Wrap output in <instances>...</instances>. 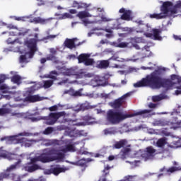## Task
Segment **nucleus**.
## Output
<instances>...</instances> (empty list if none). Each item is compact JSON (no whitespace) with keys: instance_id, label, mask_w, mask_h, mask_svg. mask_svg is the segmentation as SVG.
I'll list each match as a JSON object with an SVG mask.
<instances>
[{"instance_id":"58","label":"nucleus","mask_w":181,"mask_h":181,"mask_svg":"<svg viewBox=\"0 0 181 181\" xmlns=\"http://www.w3.org/2000/svg\"><path fill=\"white\" fill-rule=\"evenodd\" d=\"M73 111L74 112H80L83 111L81 109V105L80 103L77 104L75 107H73Z\"/></svg>"},{"instance_id":"13","label":"nucleus","mask_w":181,"mask_h":181,"mask_svg":"<svg viewBox=\"0 0 181 181\" xmlns=\"http://www.w3.org/2000/svg\"><path fill=\"white\" fill-rule=\"evenodd\" d=\"M69 170V168L67 167H62L60 165H52L50 169H47L44 170L45 175H54V176H58L59 173H63Z\"/></svg>"},{"instance_id":"50","label":"nucleus","mask_w":181,"mask_h":181,"mask_svg":"<svg viewBox=\"0 0 181 181\" xmlns=\"http://www.w3.org/2000/svg\"><path fill=\"white\" fill-rule=\"evenodd\" d=\"M87 162H91V159L88 158V159H81V160H79L76 163V165H78V166H86V163H87Z\"/></svg>"},{"instance_id":"33","label":"nucleus","mask_w":181,"mask_h":181,"mask_svg":"<svg viewBox=\"0 0 181 181\" xmlns=\"http://www.w3.org/2000/svg\"><path fill=\"white\" fill-rule=\"evenodd\" d=\"M169 97L166 95L165 94L161 93L158 95H154L152 97V101L153 103H158V101H162V100H168Z\"/></svg>"},{"instance_id":"26","label":"nucleus","mask_w":181,"mask_h":181,"mask_svg":"<svg viewBox=\"0 0 181 181\" xmlns=\"http://www.w3.org/2000/svg\"><path fill=\"white\" fill-rule=\"evenodd\" d=\"M47 98L40 96V95H28L25 98L26 101L30 103H37V101H43L46 100Z\"/></svg>"},{"instance_id":"34","label":"nucleus","mask_w":181,"mask_h":181,"mask_svg":"<svg viewBox=\"0 0 181 181\" xmlns=\"http://www.w3.org/2000/svg\"><path fill=\"white\" fill-rule=\"evenodd\" d=\"M103 12H104V8H93L92 10V17L97 19L98 16H101L100 13H103Z\"/></svg>"},{"instance_id":"20","label":"nucleus","mask_w":181,"mask_h":181,"mask_svg":"<svg viewBox=\"0 0 181 181\" xmlns=\"http://www.w3.org/2000/svg\"><path fill=\"white\" fill-rule=\"evenodd\" d=\"M9 29H14L13 31L9 33L10 36H25L29 33V30L26 28H20L18 29L16 27L10 25L8 26Z\"/></svg>"},{"instance_id":"25","label":"nucleus","mask_w":181,"mask_h":181,"mask_svg":"<svg viewBox=\"0 0 181 181\" xmlns=\"http://www.w3.org/2000/svg\"><path fill=\"white\" fill-rule=\"evenodd\" d=\"M81 119L83 121V127L85 125H93V124H95L97 122H95V118L90 115L82 117Z\"/></svg>"},{"instance_id":"39","label":"nucleus","mask_w":181,"mask_h":181,"mask_svg":"<svg viewBox=\"0 0 181 181\" xmlns=\"http://www.w3.org/2000/svg\"><path fill=\"white\" fill-rule=\"evenodd\" d=\"M8 52H21V53H24L25 54V52H26V50H24V51H21V48L19 47H10V48H4V53H8Z\"/></svg>"},{"instance_id":"63","label":"nucleus","mask_w":181,"mask_h":181,"mask_svg":"<svg viewBox=\"0 0 181 181\" xmlns=\"http://www.w3.org/2000/svg\"><path fill=\"white\" fill-rule=\"evenodd\" d=\"M57 129H58V131H63L64 129H67V127L64 125H59L57 127Z\"/></svg>"},{"instance_id":"3","label":"nucleus","mask_w":181,"mask_h":181,"mask_svg":"<svg viewBox=\"0 0 181 181\" xmlns=\"http://www.w3.org/2000/svg\"><path fill=\"white\" fill-rule=\"evenodd\" d=\"M137 115H141L144 118L147 117H151V115H155V113L152 112L151 110H143L135 112L134 114H128L122 111H115L110 110L107 112V119L110 124L115 125L119 124L121 121L127 119V118H131L132 117H136Z\"/></svg>"},{"instance_id":"40","label":"nucleus","mask_w":181,"mask_h":181,"mask_svg":"<svg viewBox=\"0 0 181 181\" xmlns=\"http://www.w3.org/2000/svg\"><path fill=\"white\" fill-rule=\"evenodd\" d=\"M168 146L172 149H177V148H181V139L177 141H173Z\"/></svg>"},{"instance_id":"11","label":"nucleus","mask_w":181,"mask_h":181,"mask_svg":"<svg viewBox=\"0 0 181 181\" xmlns=\"http://www.w3.org/2000/svg\"><path fill=\"white\" fill-rule=\"evenodd\" d=\"M154 127H170V129H179L181 128V120H178L177 117H175L171 121L168 120H156L153 122Z\"/></svg>"},{"instance_id":"54","label":"nucleus","mask_w":181,"mask_h":181,"mask_svg":"<svg viewBox=\"0 0 181 181\" xmlns=\"http://www.w3.org/2000/svg\"><path fill=\"white\" fill-rule=\"evenodd\" d=\"M90 4H87L86 3L79 2L78 4V9H86V8H88Z\"/></svg>"},{"instance_id":"9","label":"nucleus","mask_w":181,"mask_h":181,"mask_svg":"<svg viewBox=\"0 0 181 181\" xmlns=\"http://www.w3.org/2000/svg\"><path fill=\"white\" fill-rule=\"evenodd\" d=\"M66 115V112H53L50 113L48 117H35L32 115H28V119L31 121V122H37V121H40V119H45V124L47 125H54L55 122H57V119L60 118L61 117H63Z\"/></svg>"},{"instance_id":"18","label":"nucleus","mask_w":181,"mask_h":181,"mask_svg":"<svg viewBox=\"0 0 181 181\" xmlns=\"http://www.w3.org/2000/svg\"><path fill=\"white\" fill-rule=\"evenodd\" d=\"M91 57V54H81L78 57V63H83L85 66H93L95 62Z\"/></svg>"},{"instance_id":"37","label":"nucleus","mask_w":181,"mask_h":181,"mask_svg":"<svg viewBox=\"0 0 181 181\" xmlns=\"http://www.w3.org/2000/svg\"><path fill=\"white\" fill-rule=\"evenodd\" d=\"M80 104L82 111H87V110L95 108V106H91V105H90V103H88V101H86L85 103Z\"/></svg>"},{"instance_id":"59","label":"nucleus","mask_w":181,"mask_h":181,"mask_svg":"<svg viewBox=\"0 0 181 181\" xmlns=\"http://www.w3.org/2000/svg\"><path fill=\"white\" fill-rule=\"evenodd\" d=\"M59 107H64V105H61L60 104L55 105L49 107V111H57Z\"/></svg>"},{"instance_id":"38","label":"nucleus","mask_w":181,"mask_h":181,"mask_svg":"<svg viewBox=\"0 0 181 181\" xmlns=\"http://www.w3.org/2000/svg\"><path fill=\"white\" fill-rule=\"evenodd\" d=\"M166 144H168V139L163 137V138L159 139L157 141L156 146H158V148H163V146H165Z\"/></svg>"},{"instance_id":"36","label":"nucleus","mask_w":181,"mask_h":181,"mask_svg":"<svg viewBox=\"0 0 181 181\" xmlns=\"http://www.w3.org/2000/svg\"><path fill=\"white\" fill-rule=\"evenodd\" d=\"M110 66V61L108 60H102L99 61L98 64H97L96 67L98 69H107Z\"/></svg>"},{"instance_id":"42","label":"nucleus","mask_w":181,"mask_h":181,"mask_svg":"<svg viewBox=\"0 0 181 181\" xmlns=\"http://www.w3.org/2000/svg\"><path fill=\"white\" fill-rule=\"evenodd\" d=\"M131 43H145V39L142 37H134L131 38Z\"/></svg>"},{"instance_id":"27","label":"nucleus","mask_w":181,"mask_h":181,"mask_svg":"<svg viewBox=\"0 0 181 181\" xmlns=\"http://www.w3.org/2000/svg\"><path fill=\"white\" fill-rule=\"evenodd\" d=\"M77 18H79V19L82 20V25H84L83 23V21H86V19L88 18H93V15L91 13H90V12H88V11H79L77 14H76Z\"/></svg>"},{"instance_id":"30","label":"nucleus","mask_w":181,"mask_h":181,"mask_svg":"<svg viewBox=\"0 0 181 181\" xmlns=\"http://www.w3.org/2000/svg\"><path fill=\"white\" fill-rule=\"evenodd\" d=\"M11 155L15 154L8 153V151L4 149V147L0 148V159L3 158L4 159H8V160H12Z\"/></svg>"},{"instance_id":"10","label":"nucleus","mask_w":181,"mask_h":181,"mask_svg":"<svg viewBox=\"0 0 181 181\" xmlns=\"http://www.w3.org/2000/svg\"><path fill=\"white\" fill-rule=\"evenodd\" d=\"M11 156L12 160H17V162L7 168L5 173L0 174V181H3L4 179H9L11 173L14 172V170L21 168V163H22V160H23V158H25V154H13Z\"/></svg>"},{"instance_id":"22","label":"nucleus","mask_w":181,"mask_h":181,"mask_svg":"<svg viewBox=\"0 0 181 181\" xmlns=\"http://www.w3.org/2000/svg\"><path fill=\"white\" fill-rule=\"evenodd\" d=\"M179 170H181V167L173 166L168 169H166V168L163 167V168L160 169V172H163V173L159 174L158 175V178L160 179L163 175H172V173H175V172H179Z\"/></svg>"},{"instance_id":"6","label":"nucleus","mask_w":181,"mask_h":181,"mask_svg":"<svg viewBox=\"0 0 181 181\" xmlns=\"http://www.w3.org/2000/svg\"><path fill=\"white\" fill-rule=\"evenodd\" d=\"M20 136H30V133L28 132H23L21 133H18L16 135L13 136H6L1 139V141H6V143L8 145L16 144H21V146H25V148H30L33 145V144H36V141L35 140H28L25 137Z\"/></svg>"},{"instance_id":"4","label":"nucleus","mask_w":181,"mask_h":181,"mask_svg":"<svg viewBox=\"0 0 181 181\" xmlns=\"http://www.w3.org/2000/svg\"><path fill=\"white\" fill-rule=\"evenodd\" d=\"M181 1L176 2V4L173 6L172 1L163 2V5L160 6L161 13L150 14L149 17L151 19H163L165 18H176L177 13H180L181 11Z\"/></svg>"},{"instance_id":"23","label":"nucleus","mask_w":181,"mask_h":181,"mask_svg":"<svg viewBox=\"0 0 181 181\" xmlns=\"http://www.w3.org/2000/svg\"><path fill=\"white\" fill-rule=\"evenodd\" d=\"M119 13H123L121 16V18L117 19V21H121L122 19L123 21H132V11L131 10H127L124 8H122L119 11Z\"/></svg>"},{"instance_id":"2","label":"nucleus","mask_w":181,"mask_h":181,"mask_svg":"<svg viewBox=\"0 0 181 181\" xmlns=\"http://www.w3.org/2000/svg\"><path fill=\"white\" fill-rule=\"evenodd\" d=\"M181 81V78L177 75H172L170 79H163L160 76V71L159 70L155 71L151 74L146 76V78H143L141 81L134 83V87L138 88V87H146L149 86L153 89L160 88L163 87L166 90H175V95L181 94V86H178Z\"/></svg>"},{"instance_id":"47","label":"nucleus","mask_w":181,"mask_h":181,"mask_svg":"<svg viewBox=\"0 0 181 181\" xmlns=\"http://www.w3.org/2000/svg\"><path fill=\"white\" fill-rule=\"evenodd\" d=\"M47 60L53 62L54 63H59V59L53 54H49L47 56Z\"/></svg>"},{"instance_id":"7","label":"nucleus","mask_w":181,"mask_h":181,"mask_svg":"<svg viewBox=\"0 0 181 181\" xmlns=\"http://www.w3.org/2000/svg\"><path fill=\"white\" fill-rule=\"evenodd\" d=\"M35 38L30 39L25 42V46L28 49L25 50V54L20 57V63H29V59H32L35 54V52L37 50V42H43L44 40H40L37 39L38 34H35Z\"/></svg>"},{"instance_id":"57","label":"nucleus","mask_w":181,"mask_h":181,"mask_svg":"<svg viewBox=\"0 0 181 181\" xmlns=\"http://www.w3.org/2000/svg\"><path fill=\"white\" fill-rule=\"evenodd\" d=\"M159 135H164V136H170V132L166 131V129H158Z\"/></svg>"},{"instance_id":"17","label":"nucleus","mask_w":181,"mask_h":181,"mask_svg":"<svg viewBox=\"0 0 181 181\" xmlns=\"http://www.w3.org/2000/svg\"><path fill=\"white\" fill-rule=\"evenodd\" d=\"M8 78H9V76L8 75H0V91H1V93H12L11 90H15V88H16V86L10 88L6 84H2V83H5V80H8Z\"/></svg>"},{"instance_id":"19","label":"nucleus","mask_w":181,"mask_h":181,"mask_svg":"<svg viewBox=\"0 0 181 181\" xmlns=\"http://www.w3.org/2000/svg\"><path fill=\"white\" fill-rule=\"evenodd\" d=\"M61 73L63 76L71 77V76H76V78H81L83 74H78V72L74 68L68 69L66 66L61 68Z\"/></svg>"},{"instance_id":"5","label":"nucleus","mask_w":181,"mask_h":181,"mask_svg":"<svg viewBox=\"0 0 181 181\" xmlns=\"http://www.w3.org/2000/svg\"><path fill=\"white\" fill-rule=\"evenodd\" d=\"M156 153H158V152H156V150L152 146L147 147L144 151H142L141 150H139V151H131V148L127 147L123 148L120 151L119 155L121 159H125L127 156H129V158H141L144 160L146 161L153 159Z\"/></svg>"},{"instance_id":"15","label":"nucleus","mask_w":181,"mask_h":181,"mask_svg":"<svg viewBox=\"0 0 181 181\" xmlns=\"http://www.w3.org/2000/svg\"><path fill=\"white\" fill-rule=\"evenodd\" d=\"M129 95H131V93H127L118 99L115 100L113 102L109 103V105H110L112 108H120L122 104H125V101H127V98H128Z\"/></svg>"},{"instance_id":"55","label":"nucleus","mask_w":181,"mask_h":181,"mask_svg":"<svg viewBox=\"0 0 181 181\" xmlns=\"http://www.w3.org/2000/svg\"><path fill=\"white\" fill-rule=\"evenodd\" d=\"M53 131H54L53 127H47L43 131L42 134H44V135H50Z\"/></svg>"},{"instance_id":"49","label":"nucleus","mask_w":181,"mask_h":181,"mask_svg":"<svg viewBox=\"0 0 181 181\" xmlns=\"http://www.w3.org/2000/svg\"><path fill=\"white\" fill-rule=\"evenodd\" d=\"M11 117H15V118H23V117H24V114L22 112H20L18 110H16L13 112L11 113Z\"/></svg>"},{"instance_id":"53","label":"nucleus","mask_w":181,"mask_h":181,"mask_svg":"<svg viewBox=\"0 0 181 181\" xmlns=\"http://www.w3.org/2000/svg\"><path fill=\"white\" fill-rule=\"evenodd\" d=\"M59 36L58 35H47V37H43L41 40H53V39H56L57 37Z\"/></svg>"},{"instance_id":"41","label":"nucleus","mask_w":181,"mask_h":181,"mask_svg":"<svg viewBox=\"0 0 181 181\" xmlns=\"http://www.w3.org/2000/svg\"><path fill=\"white\" fill-rule=\"evenodd\" d=\"M96 30H103V29L101 28H95L92 29L90 30V32H89L88 33V37H91V36H93V35H97V36H101V35H103V33H97V32H95Z\"/></svg>"},{"instance_id":"62","label":"nucleus","mask_w":181,"mask_h":181,"mask_svg":"<svg viewBox=\"0 0 181 181\" xmlns=\"http://www.w3.org/2000/svg\"><path fill=\"white\" fill-rule=\"evenodd\" d=\"M79 155H87V153H88V152L86 150H84V148H81V149L78 151Z\"/></svg>"},{"instance_id":"51","label":"nucleus","mask_w":181,"mask_h":181,"mask_svg":"<svg viewBox=\"0 0 181 181\" xmlns=\"http://www.w3.org/2000/svg\"><path fill=\"white\" fill-rule=\"evenodd\" d=\"M147 134H150V135H159V129H148Z\"/></svg>"},{"instance_id":"46","label":"nucleus","mask_w":181,"mask_h":181,"mask_svg":"<svg viewBox=\"0 0 181 181\" xmlns=\"http://www.w3.org/2000/svg\"><path fill=\"white\" fill-rule=\"evenodd\" d=\"M8 45H15V43H18V45H22L23 41L19 40V38L12 40V38H8L6 40Z\"/></svg>"},{"instance_id":"48","label":"nucleus","mask_w":181,"mask_h":181,"mask_svg":"<svg viewBox=\"0 0 181 181\" xmlns=\"http://www.w3.org/2000/svg\"><path fill=\"white\" fill-rule=\"evenodd\" d=\"M108 60L109 62L110 60H114L115 62H119L121 63L128 62V60H126L125 59H123V58H119V57H117V56H112Z\"/></svg>"},{"instance_id":"28","label":"nucleus","mask_w":181,"mask_h":181,"mask_svg":"<svg viewBox=\"0 0 181 181\" xmlns=\"http://www.w3.org/2000/svg\"><path fill=\"white\" fill-rule=\"evenodd\" d=\"M90 86L93 87H98L100 86H104L105 85L104 82H103V78L98 76L90 81Z\"/></svg>"},{"instance_id":"29","label":"nucleus","mask_w":181,"mask_h":181,"mask_svg":"<svg viewBox=\"0 0 181 181\" xmlns=\"http://www.w3.org/2000/svg\"><path fill=\"white\" fill-rule=\"evenodd\" d=\"M52 19H53V18H42L41 17H35L31 22L36 24L40 23V25H46V23L52 21Z\"/></svg>"},{"instance_id":"24","label":"nucleus","mask_w":181,"mask_h":181,"mask_svg":"<svg viewBox=\"0 0 181 181\" xmlns=\"http://www.w3.org/2000/svg\"><path fill=\"white\" fill-rule=\"evenodd\" d=\"M64 45H65L66 47L71 50L73 49H76L77 46H80L81 43L79 42L77 44V39L76 38H74V39L66 38L64 42Z\"/></svg>"},{"instance_id":"61","label":"nucleus","mask_w":181,"mask_h":181,"mask_svg":"<svg viewBox=\"0 0 181 181\" xmlns=\"http://www.w3.org/2000/svg\"><path fill=\"white\" fill-rule=\"evenodd\" d=\"M139 160H134L133 162L126 161L127 163H130L132 166H138V163H139Z\"/></svg>"},{"instance_id":"44","label":"nucleus","mask_w":181,"mask_h":181,"mask_svg":"<svg viewBox=\"0 0 181 181\" xmlns=\"http://www.w3.org/2000/svg\"><path fill=\"white\" fill-rule=\"evenodd\" d=\"M84 94H83V88H81L78 90H74V89H72V97H83Z\"/></svg>"},{"instance_id":"16","label":"nucleus","mask_w":181,"mask_h":181,"mask_svg":"<svg viewBox=\"0 0 181 181\" xmlns=\"http://www.w3.org/2000/svg\"><path fill=\"white\" fill-rule=\"evenodd\" d=\"M69 114L66 113L65 116H64L63 119L60 121L61 124H66V122H68L69 125H73L75 127H83L84 125V123L81 121V119H71L67 118L69 117Z\"/></svg>"},{"instance_id":"52","label":"nucleus","mask_w":181,"mask_h":181,"mask_svg":"<svg viewBox=\"0 0 181 181\" xmlns=\"http://www.w3.org/2000/svg\"><path fill=\"white\" fill-rule=\"evenodd\" d=\"M6 114H11V109L8 108H0V115H6Z\"/></svg>"},{"instance_id":"14","label":"nucleus","mask_w":181,"mask_h":181,"mask_svg":"<svg viewBox=\"0 0 181 181\" xmlns=\"http://www.w3.org/2000/svg\"><path fill=\"white\" fill-rule=\"evenodd\" d=\"M100 19L95 18L93 21H89L88 19L83 20V24L84 26H88V25H91V23H98L101 25L103 22H111L112 18H110L108 16L102 14L100 16Z\"/></svg>"},{"instance_id":"35","label":"nucleus","mask_w":181,"mask_h":181,"mask_svg":"<svg viewBox=\"0 0 181 181\" xmlns=\"http://www.w3.org/2000/svg\"><path fill=\"white\" fill-rule=\"evenodd\" d=\"M55 16H58V19L61 21L63 19H73V18H74V16H71V14L69 13H64L62 14L56 13Z\"/></svg>"},{"instance_id":"31","label":"nucleus","mask_w":181,"mask_h":181,"mask_svg":"<svg viewBox=\"0 0 181 181\" xmlns=\"http://www.w3.org/2000/svg\"><path fill=\"white\" fill-rule=\"evenodd\" d=\"M127 144H128V141H127V139H122L119 141L115 142L113 145V148L121 149V148H124V146H126Z\"/></svg>"},{"instance_id":"8","label":"nucleus","mask_w":181,"mask_h":181,"mask_svg":"<svg viewBox=\"0 0 181 181\" xmlns=\"http://www.w3.org/2000/svg\"><path fill=\"white\" fill-rule=\"evenodd\" d=\"M141 30H136V33H144L146 37H149L153 39V40H162V37L160 33H162L161 29H156L149 26L148 24H144V21H136Z\"/></svg>"},{"instance_id":"60","label":"nucleus","mask_w":181,"mask_h":181,"mask_svg":"<svg viewBox=\"0 0 181 181\" xmlns=\"http://www.w3.org/2000/svg\"><path fill=\"white\" fill-rule=\"evenodd\" d=\"M27 19H29V17L28 16L15 17L16 21H18L21 22H25Z\"/></svg>"},{"instance_id":"43","label":"nucleus","mask_w":181,"mask_h":181,"mask_svg":"<svg viewBox=\"0 0 181 181\" xmlns=\"http://www.w3.org/2000/svg\"><path fill=\"white\" fill-rule=\"evenodd\" d=\"M103 134L105 135H114V134H117V129L114 127L106 129L103 130Z\"/></svg>"},{"instance_id":"56","label":"nucleus","mask_w":181,"mask_h":181,"mask_svg":"<svg viewBox=\"0 0 181 181\" xmlns=\"http://www.w3.org/2000/svg\"><path fill=\"white\" fill-rule=\"evenodd\" d=\"M58 74L57 71H52L50 72V74L48 75V77L49 78H52V80H56V78H57Z\"/></svg>"},{"instance_id":"1","label":"nucleus","mask_w":181,"mask_h":181,"mask_svg":"<svg viewBox=\"0 0 181 181\" xmlns=\"http://www.w3.org/2000/svg\"><path fill=\"white\" fill-rule=\"evenodd\" d=\"M78 142H73L71 139H64V136H62L60 140H48L45 144L47 146H50V145L62 146L57 148L45 149L40 156L31 158L30 163L26 164L25 169L28 172H35V170L40 169V166L35 164L36 162H42V163H49V162H53L54 160L63 162L66 153L68 152H76V145H78Z\"/></svg>"},{"instance_id":"32","label":"nucleus","mask_w":181,"mask_h":181,"mask_svg":"<svg viewBox=\"0 0 181 181\" xmlns=\"http://www.w3.org/2000/svg\"><path fill=\"white\" fill-rule=\"evenodd\" d=\"M11 82L14 84H17V86H21L22 84V80H23V78H22L20 75H18L16 73L11 77Z\"/></svg>"},{"instance_id":"12","label":"nucleus","mask_w":181,"mask_h":181,"mask_svg":"<svg viewBox=\"0 0 181 181\" xmlns=\"http://www.w3.org/2000/svg\"><path fill=\"white\" fill-rule=\"evenodd\" d=\"M52 86H53V81L52 80L43 81L42 83L38 82L33 86L28 88L26 89L25 94L26 95H29V94H33L35 91L40 90V88H49V87H52Z\"/></svg>"},{"instance_id":"45","label":"nucleus","mask_w":181,"mask_h":181,"mask_svg":"<svg viewBox=\"0 0 181 181\" xmlns=\"http://www.w3.org/2000/svg\"><path fill=\"white\" fill-rule=\"evenodd\" d=\"M112 46H115V47H120V48H125L128 47V45L129 43L128 42H112Z\"/></svg>"},{"instance_id":"64","label":"nucleus","mask_w":181,"mask_h":181,"mask_svg":"<svg viewBox=\"0 0 181 181\" xmlns=\"http://www.w3.org/2000/svg\"><path fill=\"white\" fill-rule=\"evenodd\" d=\"M50 54H54V56L57 53V50L54 48H49V49Z\"/></svg>"},{"instance_id":"21","label":"nucleus","mask_w":181,"mask_h":181,"mask_svg":"<svg viewBox=\"0 0 181 181\" xmlns=\"http://www.w3.org/2000/svg\"><path fill=\"white\" fill-rule=\"evenodd\" d=\"M65 135L71 138H76L77 136H87V133L84 130L68 129L65 131Z\"/></svg>"}]
</instances>
